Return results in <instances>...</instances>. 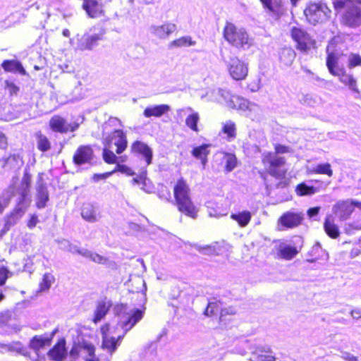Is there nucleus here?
<instances>
[{"instance_id":"nucleus-53","label":"nucleus","mask_w":361,"mask_h":361,"mask_svg":"<svg viewBox=\"0 0 361 361\" xmlns=\"http://www.w3.org/2000/svg\"><path fill=\"white\" fill-rule=\"evenodd\" d=\"M218 94L221 96V97L222 98V100L225 102L226 106L228 107V103L231 100H232V98L234 95L231 94L229 91H228L226 90H224V89H219Z\"/></svg>"},{"instance_id":"nucleus-51","label":"nucleus","mask_w":361,"mask_h":361,"mask_svg":"<svg viewBox=\"0 0 361 361\" xmlns=\"http://www.w3.org/2000/svg\"><path fill=\"white\" fill-rule=\"evenodd\" d=\"M300 102L308 106H314L317 103V99L311 94H303L300 98Z\"/></svg>"},{"instance_id":"nucleus-29","label":"nucleus","mask_w":361,"mask_h":361,"mask_svg":"<svg viewBox=\"0 0 361 361\" xmlns=\"http://www.w3.org/2000/svg\"><path fill=\"white\" fill-rule=\"evenodd\" d=\"M82 8L91 18H97L102 13V6L97 0H84Z\"/></svg>"},{"instance_id":"nucleus-30","label":"nucleus","mask_w":361,"mask_h":361,"mask_svg":"<svg viewBox=\"0 0 361 361\" xmlns=\"http://www.w3.org/2000/svg\"><path fill=\"white\" fill-rule=\"evenodd\" d=\"M130 281L132 282V286L135 285V287L132 288V291L140 294V298L145 304L147 301V285L145 280L140 276H137L130 280Z\"/></svg>"},{"instance_id":"nucleus-11","label":"nucleus","mask_w":361,"mask_h":361,"mask_svg":"<svg viewBox=\"0 0 361 361\" xmlns=\"http://www.w3.org/2000/svg\"><path fill=\"white\" fill-rule=\"evenodd\" d=\"M30 203L20 200H17V205L8 216L6 218L4 228L1 230L0 237L4 235L11 226H14L18 221L23 216Z\"/></svg>"},{"instance_id":"nucleus-8","label":"nucleus","mask_w":361,"mask_h":361,"mask_svg":"<svg viewBox=\"0 0 361 361\" xmlns=\"http://www.w3.org/2000/svg\"><path fill=\"white\" fill-rule=\"evenodd\" d=\"M102 39V34L87 32L77 35L75 38L71 40V43L76 51H91L97 46L98 42Z\"/></svg>"},{"instance_id":"nucleus-62","label":"nucleus","mask_w":361,"mask_h":361,"mask_svg":"<svg viewBox=\"0 0 361 361\" xmlns=\"http://www.w3.org/2000/svg\"><path fill=\"white\" fill-rule=\"evenodd\" d=\"M341 357L346 361H358L357 357L348 352L342 353Z\"/></svg>"},{"instance_id":"nucleus-42","label":"nucleus","mask_w":361,"mask_h":361,"mask_svg":"<svg viewBox=\"0 0 361 361\" xmlns=\"http://www.w3.org/2000/svg\"><path fill=\"white\" fill-rule=\"evenodd\" d=\"M200 120L199 114L197 112L190 114L185 120L186 126L195 132H198L197 123Z\"/></svg>"},{"instance_id":"nucleus-31","label":"nucleus","mask_w":361,"mask_h":361,"mask_svg":"<svg viewBox=\"0 0 361 361\" xmlns=\"http://www.w3.org/2000/svg\"><path fill=\"white\" fill-rule=\"evenodd\" d=\"M324 228L326 234L331 238H336L340 235L338 226L334 223L332 216L329 215L325 219Z\"/></svg>"},{"instance_id":"nucleus-48","label":"nucleus","mask_w":361,"mask_h":361,"mask_svg":"<svg viewBox=\"0 0 361 361\" xmlns=\"http://www.w3.org/2000/svg\"><path fill=\"white\" fill-rule=\"evenodd\" d=\"M87 253L85 255L84 257L90 259L94 262L104 264L107 262L106 258H105L104 257H103L97 253L92 252V251H90L87 249Z\"/></svg>"},{"instance_id":"nucleus-23","label":"nucleus","mask_w":361,"mask_h":361,"mask_svg":"<svg viewBox=\"0 0 361 361\" xmlns=\"http://www.w3.org/2000/svg\"><path fill=\"white\" fill-rule=\"evenodd\" d=\"M30 183H31V176L27 172H25L24 176L20 182V185L16 190V192L18 195V200L30 203Z\"/></svg>"},{"instance_id":"nucleus-43","label":"nucleus","mask_w":361,"mask_h":361,"mask_svg":"<svg viewBox=\"0 0 361 361\" xmlns=\"http://www.w3.org/2000/svg\"><path fill=\"white\" fill-rule=\"evenodd\" d=\"M54 281L55 278L52 274L49 273L44 274L42 281L39 284L40 291L48 290Z\"/></svg>"},{"instance_id":"nucleus-5","label":"nucleus","mask_w":361,"mask_h":361,"mask_svg":"<svg viewBox=\"0 0 361 361\" xmlns=\"http://www.w3.org/2000/svg\"><path fill=\"white\" fill-rule=\"evenodd\" d=\"M224 39L233 47L247 50L250 49L254 43L252 38L245 29L238 27L234 24L227 22L224 29Z\"/></svg>"},{"instance_id":"nucleus-20","label":"nucleus","mask_w":361,"mask_h":361,"mask_svg":"<svg viewBox=\"0 0 361 361\" xmlns=\"http://www.w3.org/2000/svg\"><path fill=\"white\" fill-rule=\"evenodd\" d=\"M250 361H275V357L268 345H257L252 351Z\"/></svg>"},{"instance_id":"nucleus-1","label":"nucleus","mask_w":361,"mask_h":361,"mask_svg":"<svg viewBox=\"0 0 361 361\" xmlns=\"http://www.w3.org/2000/svg\"><path fill=\"white\" fill-rule=\"evenodd\" d=\"M117 324L110 328L105 324L101 328L102 335V348L111 355L120 345L126 333L130 330L143 317L144 311L133 308L128 310L126 305L121 304L115 308Z\"/></svg>"},{"instance_id":"nucleus-44","label":"nucleus","mask_w":361,"mask_h":361,"mask_svg":"<svg viewBox=\"0 0 361 361\" xmlns=\"http://www.w3.org/2000/svg\"><path fill=\"white\" fill-rule=\"evenodd\" d=\"M209 145H202L200 147H194L192 151V154L197 159L207 157V155L209 154Z\"/></svg>"},{"instance_id":"nucleus-12","label":"nucleus","mask_w":361,"mask_h":361,"mask_svg":"<svg viewBox=\"0 0 361 361\" xmlns=\"http://www.w3.org/2000/svg\"><path fill=\"white\" fill-rule=\"evenodd\" d=\"M355 202H359V201L353 199L339 200L334 205L333 212L341 221L347 220L353 212L354 207H356Z\"/></svg>"},{"instance_id":"nucleus-27","label":"nucleus","mask_w":361,"mask_h":361,"mask_svg":"<svg viewBox=\"0 0 361 361\" xmlns=\"http://www.w3.org/2000/svg\"><path fill=\"white\" fill-rule=\"evenodd\" d=\"M260 1L264 8L267 9L276 18H279L282 14L283 0H260Z\"/></svg>"},{"instance_id":"nucleus-54","label":"nucleus","mask_w":361,"mask_h":361,"mask_svg":"<svg viewBox=\"0 0 361 361\" xmlns=\"http://www.w3.org/2000/svg\"><path fill=\"white\" fill-rule=\"evenodd\" d=\"M13 274L6 267L0 269V286L5 284L7 279L11 277Z\"/></svg>"},{"instance_id":"nucleus-55","label":"nucleus","mask_w":361,"mask_h":361,"mask_svg":"<svg viewBox=\"0 0 361 361\" xmlns=\"http://www.w3.org/2000/svg\"><path fill=\"white\" fill-rule=\"evenodd\" d=\"M82 349V345L74 344L70 350L69 355L73 360H76L80 357V353Z\"/></svg>"},{"instance_id":"nucleus-61","label":"nucleus","mask_w":361,"mask_h":361,"mask_svg":"<svg viewBox=\"0 0 361 361\" xmlns=\"http://www.w3.org/2000/svg\"><path fill=\"white\" fill-rule=\"evenodd\" d=\"M112 174V172H107L104 173L97 174L95 173L92 176V179L94 181L97 182L102 179H105L109 177Z\"/></svg>"},{"instance_id":"nucleus-40","label":"nucleus","mask_w":361,"mask_h":361,"mask_svg":"<svg viewBox=\"0 0 361 361\" xmlns=\"http://www.w3.org/2000/svg\"><path fill=\"white\" fill-rule=\"evenodd\" d=\"M37 144L38 149L42 152H47L51 148V143L49 139L41 133L37 135Z\"/></svg>"},{"instance_id":"nucleus-59","label":"nucleus","mask_w":361,"mask_h":361,"mask_svg":"<svg viewBox=\"0 0 361 361\" xmlns=\"http://www.w3.org/2000/svg\"><path fill=\"white\" fill-rule=\"evenodd\" d=\"M6 89L8 91L11 95L17 94L19 91V87L13 82H6Z\"/></svg>"},{"instance_id":"nucleus-15","label":"nucleus","mask_w":361,"mask_h":361,"mask_svg":"<svg viewBox=\"0 0 361 361\" xmlns=\"http://www.w3.org/2000/svg\"><path fill=\"white\" fill-rule=\"evenodd\" d=\"M57 332V329L54 330L50 334L35 336L30 341L29 347L32 349L37 357L39 356V351L46 346H49Z\"/></svg>"},{"instance_id":"nucleus-21","label":"nucleus","mask_w":361,"mask_h":361,"mask_svg":"<svg viewBox=\"0 0 361 361\" xmlns=\"http://www.w3.org/2000/svg\"><path fill=\"white\" fill-rule=\"evenodd\" d=\"M177 29L176 25L172 23H166L161 25H152L149 32L159 39H166Z\"/></svg>"},{"instance_id":"nucleus-52","label":"nucleus","mask_w":361,"mask_h":361,"mask_svg":"<svg viewBox=\"0 0 361 361\" xmlns=\"http://www.w3.org/2000/svg\"><path fill=\"white\" fill-rule=\"evenodd\" d=\"M20 161V160L18 156L12 155L4 160V165L11 169L18 168Z\"/></svg>"},{"instance_id":"nucleus-41","label":"nucleus","mask_w":361,"mask_h":361,"mask_svg":"<svg viewBox=\"0 0 361 361\" xmlns=\"http://www.w3.org/2000/svg\"><path fill=\"white\" fill-rule=\"evenodd\" d=\"M13 193V188H10L9 190L4 192L0 196V214H1L9 204Z\"/></svg>"},{"instance_id":"nucleus-38","label":"nucleus","mask_w":361,"mask_h":361,"mask_svg":"<svg viewBox=\"0 0 361 361\" xmlns=\"http://www.w3.org/2000/svg\"><path fill=\"white\" fill-rule=\"evenodd\" d=\"M231 218L237 221L240 226H246L251 220L252 215L249 211H243L235 214H231Z\"/></svg>"},{"instance_id":"nucleus-25","label":"nucleus","mask_w":361,"mask_h":361,"mask_svg":"<svg viewBox=\"0 0 361 361\" xmlns=\"http://www.w3.org/2000/svg\"><path fill=\"white\" fill-rule=\"evenodd\" d=\"M111 305L112 304L111 300H109L106 298L102 299L98 301L94 310L93 322L94 323L100 322L106 316Z\"/></svg>"},{"instance_id":"nucleus-64","label":"nucleus","mask_w":361,"mask_h":361,"mask_svg":"<svg viewBox=\"0 0 361 361\" xmlns=\"http://www.w3.org/2000/svg\"><path fill=\"white\" fill-rule=\"evenodd\" d=\"M39 220L37 215H32L30 220L28 221L27 226L29 228L32 229L36 226Z\"/></svg>"},{"instance_id":"nucleus-19","label":"nucleus","mask_w":361,"mask_h":361,"mask_svg":"<svg viewBox=\"0 0 361 361\" xmlns=\"http://www.w3.org/2000/svg\"><path fill=\"white\" fill-rule=\"evenodd\" d=\"M66 340L61 338L47 353L49 359L51 361H64L68 355L66 348Z\"/></svg>"},{"instance_id":"nucleus-6","label":"nucleus","mask_w":361,"mask_h":361,"mask_svg":"<svg viewBox=\"0 0 361 361\" xmlns=\"http://www.w3.org/2000/svg\"><path fill=\"white\" fill-rule=\"evenodd\" d=\"M262 162L267 167L268 173L277 178H282L285 176L286 169H285L286 159L276 153L268 152L264 154Z\"/></svg>"},{"instance_id":"nucleus-16","label":"nucleus","mask_w":361,"mask_h":361,"mask_svg":"<svg viewBox=\"0 0 361 361\" xmlns=\"http://www.w3.org/2000/svg\"><path fill=\"white\" fill-rule=\"evenodd\" d=\"M305 218L302 212L288 211L285 212L279 219V224L286 228H293L300 226Z\"/></svg>"},{"instance_id":"nucleus-13","label":"nucleus","mask_w":361,"mask_h":361,"mask_svg":"<svg viewBox=\"0 0 361 361\" xmlns=\"http://www.w3.org/2000/svg\"><path fill=\"white\" fill-rule=\"evenodd\" d=\"M226 63L229 74L234 80H243L247 75L248 68L247 64L241 61L238 58H231L230 61Z\"/></svg>"},{"instance_id":"nucleus-39","label":"nucleus","mask_w":361,"mask_h":361,"mask_svg":"<svg viewBox=\"0 0 361 361\" xmlns=\"http://www.w3.org/2000/svg\"><path fill=\"white\" fill-rule=\"evenodd\" d=\"M298 253L295 247L290 245H281L278 251V255L285 259H293Z\"/></svg>"},{"instance_id":"nucleus-18","label":"nucleus","mask_w":361,"mask_h":361,"mask_svg":"<svg viewBox=\"0 0 361 361\" xmlns=\"http://www.w3.org/2000/svg\"><path fill=\"white\" fill-rule=\"evenodd\" d=\"M36 192V206L38 209H43L47 206L49 196L46 183L41 175H39L37 182Z\"/></svg>"},{"instance_id":"nucleus-49","label":"nucleus","mask_w":361,"mask_h":361,"mask_svg":"<svg viewBox=\"0 0 361 361\" xmlns=\"http://www.w3.org/2000/svg\"><path fill=\"white\" fill-rule=\"evenodd\" d=\"M111 149V148L104 146L103 149V158L106 163L114 164L116 162L118 158Z\"/></svg>"},{"instance_id":"nucleus-9","label":"nucleus","mask_w":361,"mask_h":361,"mask_svg":"<svg viewBox=\"0 0 361 361\" xmlns=\"http://www.w3.org/2000/svg\"><path fill=\"white\" fill-rule=\"evenodd\" d=\"M291 36L296 42V48L306 52L315 47V40L303 29L293 27L291 30Z\"/></svg>"},{"instance_id":"nucleus-24","label":"nucleus","mask_w":361,"mask_h":361,"mask_svg":"<svg viewBox=\"0 0 361 361\" xmlns=\"http://www.w3.org/2000/svg\"><path fill=\"white\" fill-rule=\"evenodd\" d=\"M49 125L53 132L68 133V121L59 115L53 116L49 120Z\"/></svg>"},{"instance_id":"nucleus-36","label":"nucleus","mask_w":361,"mask_h":361,"mask_svg":"<svg viewBox=\"0 0 361 361\" xmlns=\"http://www.w3.org/2000/svg\"><path fill=\"white\" fill-rule=\"evenodd\" d=\"M0 348L7 351L16 352L25 357H27L30 355L27 348L20 342H13L9 344L0 343Z\"/></svg>"},{"instance_id":"nucleus-56","label":"nucleus","mask_w":361,"mask_h":361,"mask_svg":"<svg viewBox=\"0 0 361 361\" xmlns=\"http://www.w3.org/2000/svg\"><path fill=\"white\" fill-rule=\"evenodd\" d=\"M235 314V310L231 307L222 309L221 311V314H220V317H219L220 322H224L226 320V317L227 315H234Z\"/></svg>"},{"instance_id":"nucleus-50","label":"nucleus","mask_w":361,"mask_h":361,"mask_svg":"<svg viewBox=\"0 0 361 361\" xmlns=\"http://www.w3.org/2000/svg\"><path fill=\"white\" fill-rule=\"evenodd\" d=\"M349 68L361 66V56L357 54L350 53L348 57Z\"/></svg>"},{"instance_id":"nucleus-37","label":"nucleus","mask_w":361,"mask_h":361,"mask_svg":"<svg viewBox=\"0 0 361 361\" xmlns=\"http://www.w3.org/2000/svg\"><path fill=\"white\" fill-rule=\"evenodd\" d=\"M196 42L192 39L190 36L181 37L178 39L171 41L169 44V49L187 47L195 45Z\"/></svg>"},{"instance_id":"nucleus-2","label":"nucleus","mask_w":361,"mask_h":361,"mask_svg":"<svg viewBox=\"0 0 361 361\" xmlns=\"http://www.w3.org/2000/svg\"><path fill=\"white\" fill-rule=\"evenodd\" d=\"M340 56L337 53H330L326 59V66L329 72L338 77L341 83L348 87L355 99L361 98V92L357 87L356 79L352 74L347 73L345 68L339 64Z\"/></svg>"},{"instance_id":"nucleus-32","label":"nucleus","mask_w":361,"mask_h":361,"mask_svg":"<svg viewBox=\"0 0 361 361\" xmlns=\"http://www.w3.org/2000/svg\"><path fill=\"white\" fill-rule=\"evenodd\" d=\"M1 66L7 72H18L23 75L27 74L21 63L16 60H5L3 61Z\"/></svg>"},{"instance_id":"nucleus-34","label":"nucleus","mask_w":361,"mask_h":361,"mask_svg":"<svg viewBox=\"0 0 361 361\" xmlns=\"http://www.w3.org/2000/svg\"><path fill=\"white\" fill-rule=\"evenodd\" d=\"M95 348L93 345L90 343H83L80 353L81 357L85 361H99L95 355Z\"/></svg>"},{"instance_id":"nucleus-26","label":"nucleus","mask_w":361,"mask_h":361,"mask_svg":"<svg viewBox=\"0 0 361 361\" xmlns=\"http://www.w3.org/2000/svg\"><path fill=\"white\" fill-rule=\"evenodd\" d=\"M216 157L224 164V169L227 173L232 171L237 166V158L233 154L220 152Z\"/></svg>"},{"instance_id":"nucleus-58","label":"nucleus","mask_w":361,"mask_h":361,"mask_svg":"<svg viewBox=\"0 0 361 361\" xmlns=\"http://www.w3.org/2000/svg\"><path fill=\"white\" fill-rule=\"evenodd\" d=\"M217 311V305L215 302H209L204 311V314L207 316H212Z\"/></svg>"},{"instance_id":"nucleus-46","label":"nucleus","mask_w":361,"mask_h":361,"mask_svg":"<svg viewBox=\"0 0 361 361\" xmlns=\"http://www.w3.org/2000/svg\"><path fill=\"white\" fill-rule=\"evenodd\" d=\"M312 171L318 174H325L329 177L333 176V171L329 163L318 164L314 168Z\"/></svg>"},{"instance_id":"nucleus-14","label":"nucleus","mask_w":361,"mask_h":361,"mask_svg":"<svg viewBox=\"0 0 361 361\" xmlns=\"http://www.w3.org/2000/svg\"><path fill=\"white\" fill-rule=\"evenodd\" d=\"M130 150L134 155L141 157L145 161L147 166L152 164L153 151L146 143L136 140L131 145Z\"/></svg>"},{"instance_id":"nucleus-33","label":"nucleus","mask_w":361,"mask_h":361,"mask_svg":"<svg viewBox=\"0 0 361 361\" xmlns=\"http://www.w3.org/2000/svg\"><path fill=\"white\" fill-rule=\"evenodd\" d=\"M295 58V51L290 47H284L279 52L280 62L285 66H290Z\"/></svg>"},{"instance_id":"nucleus-45","label":"nucleus","mask_w":361,"mask_h":361,"mask_svg":"<svg viewBox=\"0 0 361 361\" xmlns=\"http://www.w3.org/2000/svg\"><path fill=\"white\" fill-rule=\"evenodd\" d=\"M296 192L300 196L310 195L316 192V189L313 186L307 185L305 183H300L296 188Z\"/></svg>"},{"instance_id":"nucleus-57","label":"nucleus","mask_w":361,"mask_h":361,"mask_svg":"<svg viewBox=\"0 0 361 361\" xmlns=\"http://www.w3.org/2000/svg\"><path fill=\"white\" fill-rule=\"evenodd\" d=\"M68 251L71 252L72 253H74V254L75 253L78 254L82 257H85V255L87 253V249L80 248L77 245H72L71 243L68 247Z\"/></svg>"},{"instance_id":"nucleus-4","label":"nucleus","mask_w":361,"mask_h":361,"mask_svg":"<svg viewBox=\"0 0 361 361\" xmlns=\"http://www.w3.org/2000/svg\"><path fill=\"white\" fill-rule=\"evenodd\" d=\"M173 193L178 210L188 216L196 219L198 209L192 202L190 197V188L183 178L178 180L174 187Z\"/></svg>"},{"instance_id":"nucleus-63","label":"nucleus","mask_w":361,"mask_h":361,"mask_svg":"<svg viewBox=\"0 0 361 361\" xmlns=\"http://www.w3.org/2000/svg\"><path fill=\"white\" fill-rule=\"evenodd\" d=\"M319 211V207H312L307 211V214L309 216V218H313L318 215Z\"/></svg>"},{"instance_id":"nucleus-47","label":"nucleus","mask_w":361,"mask_h":361,"mask_svg":"<svg viewBox=\"0 0 361 361\" xmlns=\"http://www.w3.org/2000/svg\"><path fill=\"white\" fill-rule=\"evenodd\" d=\"M222 131L230 138H235L236 136L235 125L231 121H228L224 124Z\"/></svg>"},{"instance_id":"nucleus-3","label":"nucleus","mask_w":361,"mask_h":361,"mask_svg":"<svg viewBox=\"0 0 361 361\" xmlns=\"http://www.w3.org/2000/svg\"><path fill=\"white\" fill-rule=\"evenodd\" d=\"M334 8L340 12L343 10L341 23L350 27L357 28L361 26V7L353 0H334Z\"/></svg>"},{"instance_id":"nucleus-7","label":"nucleus","mask_w":361,"mask_h":361,"mask_svg":"<svg viewBox=\"0 0 361 361\" xmlns=\"http://www.w3.org/2000/svg\"><path fill=\"white\" fill-rule=\"evenodd\" d=\"M331 13L326 4L322 3H311L304 11L308 22L312 25L322 23L326 20Z\"/></svg>"},{"instance_id":"nucleus-10","label":"nucleus","mask_w":361,"mask_h":361,"mask_svg":"<svg viewBox=\"0 0 361 361\" xmlns=\"http://www.w3.org/2000/svg\"><path fill=\"white\" fill-rule=\"evenodd\" d=\"M104 146L109 148L116 147V152L121 154L127 147V139L123 131L121 130H115L108 137L104 139Z\"/></svg>"},{"instance_id":"nucleus-17","label":"nucleus","mask_w":361,"mask_h":361,"mask_svg":"<svg viewBox=\"0 0 361 361\" xmlns=\"http://www.w3.org/2000/svg\"><path fill=\"white\" fill-rule=\"evenodd\" d=\"M94 158V152L90 145L80 146L74 156L73 162L76 165L90 164Z\"/></svg>"},{"instance_id":"nucleus-35","label":"nucleus","mask_w":361,"mask_h":361,"mask_svg":"<svg viewBox=\"0 0 361 361\" xmlns=\"http://www.w3.org/2000/svg\"><path fill=\"white\" fill-rule=\"evenodd\" d=\"M250 102L243 97L235 95L228 103V107L233 109L246 111L250 109Z\"/></svg>"},{"instance_id":"nucleus-28","label":"nucleus","mask_w":361,"mask_h":361,"mask_svg":"<svg viewBox=\"0 0 361 361\" xmlns=\"http://www.w3.org/2000/svg\"><path fill=\"white\" fill-rule=\"evenodd\" d=\"M171 110L170 106L168 104H160L153 106L147 107L143 112V115L146 118L151 116L161 117L164 114L169 112Z\"/></svg>"},{"instance_id":"nucleus-60","label":"nucleus","mask_w":361,"mask_h":361,"mask_svg":"<svg viewBox=\"0 0 361 361\" xmlns=\"http://www.w3.org/2000/svg\"><path fill=\"white\" fill-rule=\"evenodd\" d=\"M288 152H289V147L281 145H277L275 146L274 153H276L277 155H279V154H285Z\"/></svg>"},{"instance_id":"nucleus-22","label":"nucleus","mask_w":361,"mask_h":361,"mask_svg":"<svg viewBox=\"0 0 361 361\" xmlns=\"http://www.w3.org/2000/svg\"><path fill=\"white\" fill-rule=\"evenodd\" d=\"M81 216L87 222L94 223L100 219L101 214L96 206L87 202L84 203L81 207Z\"/></svg>"}]
</instances>
